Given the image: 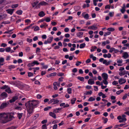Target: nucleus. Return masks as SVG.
Returning <instances> with one entry per match:
<instances>
[{"instance_id":"f257e3e1","label":"nucleus","mask_w":129,"mask_h":129,"mask_svg":"<svg viewBox=\"0 0 129 129\" xmlns=\"http://www.w3.org/2000/svg\"><path fill=\"white\" fill-rule=\"evenodd\" d=\"M39 104V101L36 100H29L25 104L27 113V117H29L33 112V109L37 107Z\"/></svg>"},{"instance_id":"f03ea898","label":"nucleus","mask_w":129,"mask_h":129,"mask_svg":"<svg viewBox=\"0 0 129 129\" xmlns=\"http://www.w3.org/2000/svg\"><path fill=\"white\" fill-rule=\"evenodd\" d=\"M8 117V115L5 113H1V118H3L4 119L6 120V122L5 123L7 122V119Z\"/></svg>"},{"instance_id":"7ed1b4c3","label":"nucleus","mask_w":129,"mask_h":129,"mask_svg":"<svg viewBox=\"0 0 129 129\" xmlns=\"http://www.w3.org/2000/svg\"><path fill=\"white\" fill-rule=\"evenodd\" d=\"M8 97L7 93L5 92H3L1 94V98L2 99L6 98Z\"/></svg>"},{"instance_id":"20e7f679","label":"nucleus","mask_w":129,"mask_h":129,"mask_svg":"<svg viewBox=\"0 0 129 129\" xmlns=\"http://www.w3.org/2000/svg\"><path fill=\"white\" fill-rule=\"evenodd\" d=\"M18 98V97L17 96H15L13 97L10 100L9 102L10 103H12L15 102Z\"/></svg>"},{"instance_id":"39448f33","label":"nucleus","mask_w":129,"mask_h":129,"mask_svg":"<svg viewBox=\"0 0 129 129\" xmlns=\"http://www.w3.org/2000/svg\"><path fill=\"white\" fill-rule=\"evenodd\" d=\"M126 82L125 79H124L123 78H121L118 81L119 83L120 84L125 83Z\"/></svg>"},{"instance_id":"423d86ee","label":"nucleus","mask_w":129,"mask_h":129,"mask_svg":"<svg viewBox=\"0 0 129 129\" xmlns=\"http://www.w3.org/2000/svg\"><path fill=\"white\" fill-rule=\"evenodd\" d=\"M14 9H9L6 10V11L8 14L12 15L13 13Z\"/></svg>"},{"instance_id":"0eeeda50","label":"nucleus","mask_w":129,"mask_h":129,"mask_svg":"<svg viewBox=\"0 0 129 129\" xmlns=\"http://www.w3.org/2000/svg\"><path fill=\"white\" fill-rule=\"evenodd\" d=\"M48 5V4L44 1L40 2L39 4L38 5L41 6H46Z\"/></svg>"},{"instance_id":"6e6552de","label":"nucleus","mask_w":129,"mask_h":129,"mask_svg":"<svg viewBox=\"0 0 129 129\" xmlns=\"http://www.w3.org/2000/svg\"><path fill=\"white\" fill-rule=\"evenodd\" d=\"M88 28L89 29H92L95 30L97 29L98 27L94 26V25H93L92 26H89L88 27Z\"/></svg>"},{"instance_id":"1a4fd4ad","label":"nucleus","mask_w":129,"mask_h":129,"mask_svg":"<svg viewBox=\"0 0 129 129\" xmlns=\"http://www.w3.org/2000/svg\"><path fill=\"white\" fill-rule=\"evenodd\" d=\"M102 76L104 79H107L108 75L107 74L105 73H103L102 74Z\"/></svg>"},{"instance_id":"9d476101","label":"nucleus","mask_w":129,"mask_h":129,"mask_svg":"<svg viewBox=\"0 0 129 129\" xmlns=\"http://www.w3.org/2000/svg\"><path fill=\"white\" fill-rule=\"evenodd\" d=\"M7 105L6 103H2L1 105V109H3L6 107Z\"/></svg>"},{"instance_id":"9b49d317","label":"nucleus","mask_w":129,"mask_h":129,"mask_svg":"<svg viewBox=\"0 0 129 129\" xmlns=\"http://www.w3.org/2000/svg\"><path fill=\"white\" fill-rule=\"evenodd\" d=\"M38 15L39 17H42L45 16V14L43 11H41L39 12Z\"/></svg>"},{"instance_id":"f8f14e48","label":"nucleus","mask_w":129,"mask_h":129,"mask_svg":"<svg viewBox=\"0 0 129 129\" xmlns=\"http://www.w3.org/2000/svg\"><path fill=\"white\" fill-rule=\"evenodd\" d=\"M49 115L54 118H56V114L53 112H50L49 113Z\"/></svg>"},{"instance_id":"ddd939ff","label":"nucleus","mask_w":129,"mask_h":129,"mask_svg":"<svg viewBox=\"0 0 129 129\" xmlns=\"http://www.w3.org/2000/svg\"><path fill=\"white\" fill-rule=\"evenodd\" d=\"M93 79H89L88 81V84L90 85H92L94 84V82L93 80H92Z\"/></svg>"},{"instance_id":"4468645a","label":"nucleus","mask_w":129,"mask_h":129,"mask_svg":"<svg viewBox=\"0 0 129 129\" xmlns=\"http://www.w3.org/2000/svg\"><path fill=\"white\" fill-rule=\"evenodd\" d=\"M53 39V37H50L47 39V41L48 42V43L50 44L52 41Z\"/></svg>"},{"instance_id":"2eb2a0df","label":"nucleus","mask_w":129,"mask_h":129,"mask_svg":"<svg viewBox=\"0 0 129 129\" xmlns=\"http://www.w3.org/2000/svg\"><path fill=\"white\" fill-rule=\"evenodd\" d=\"M129 56V55L127 52H125L122 56V57H123L124 59H126Z\"/></svg>"},{"instance_id":"dca6fc26","label":"nucleus","mask_w":129,"mask_h":129,"mask_svg":"<svg viewBox=\"0 0 129 129\" xmlns=\"http://www.w3.org/2000/svg\"><path fill=\"white\" fill-rule=\"evenodd\" d=\"M8 118L7 119V122L11 120L12 119V118L14 117L11 115H8Z\"/></svg>"},{"instance_id":"f3484780","label":"nucleus","mask_w":129,"mask_h":129,"mask_svg":"<svg viewBox=\"0 0 129 129\" xmlns=\"http://www.w3.org/2000/svg\"><path fill=\"white\" fill-rule=\"evenodd\" d=\"M83 34V33L80 32L77 34V35L78 37L80 38H82Z\"/></svg>"},{"instance_id":"a211bd4d","label":"nucleus","mask_w":129,"mask_h":129,"mask_svg":"<svg viewBox=\"0 0 129 129\" xmlns=\"http://www.w3.org/2000/svg\"><path fill=\"white\" fill-rule=\"evenodd\" d=\"M5 91L8 92V93H12V91L10 87H8L5 89Z\"/></svg>"},{"instance_id":"6ab92c4d","label":"nucleus","mask_w":129,"mask_h":129,"mask_svg":"<svg viewBox=\"0 0 129 129\" xmlns=\"http://www.w3.org/2000/svg\"><path fill=\"white\" fill-rule=\"evenodd\" d=\"M94 97V98L92 96L90 97L88 100V101L89 102H92L94 101L95 99V96Z\"/></svg>"},{"instance_id":"aec40b11","label":"nucleus","mask_w":129,"mask_h":129,"mask_svg":"<svg viewBox=\"0 0 129 129\" xmlns=\"http://www.w3.org/2000/svg\"><path fill=\"white\" fill-rule=\"evenodd\" d=\"M76 100V98H73L71 100V102L72 104H74L75 103V101Z\"/></svg>"},{"instance_id":"412c9836","label":"nucleus","mask_w":129,"mask_h":129,"mask_svg":"<svg viewBox=\"0 0 129 129\" xmlns=\"http://www.w3.org/2000/svg\"><path fill=\"white\" fill-rule=\"evenodd\" d=\"M17 117H18V119H21L22 116V115L23 114V113H17Z\"/></svg>"},{"instance_id":"4be33fe9","label":"nucleus","mask_w":129,"mask_h":129,"mask_svg":"<svg viewBox=\"0 0 129 129\" xmlns=\"http://www.w3.org/2000/svg\"><path fill=\"white\" fill-rule=\"evenodd\" d=\"M16 13L18 15H21L23 11L22 10H17L16 12Z\"/></svg>"},{"instance_id":"5701e85b","label":"nucleus","mask_w":129,"mask_h":129,"mask_svg":"<svg viewBox=\"0 0 129 129\" xmlns=\"http://www.w3.org/2000/svg\"><path fill=\"white\" fill-rule=\"evenodd\" d=\"M89 15L88 14L86 13L85 14L84 16V18L86 20H88L89 18Z\"/></svg>"},{"instance_id":"b1692460","label":"nucleus","mask_w":129,"mask_h":129,"mask_svg":"<svg viewBox=\"0 0 129 129\" xmlns=\"http://www.w3.org/2000/svg\"><path fill=\"white\" fill-rule=\"evenodd\" d=\"M77 78L79 80L81 81H84V78L83 77H80V76H79L77 77Z\"/></svg>"},{"instance_id":"393cba45","label":"nucleus","mask_w":129,"mask_h":129,"mask_svg":"<svg viewBox=\"0 0 129 129\" xmlns=\"http://www.w3.org/2000/svg\"><path fill=\"white\" fill-rule=\"evenodd\" d=\"M92 92L91 90H90V91H88L86 92V93H84V94L85 95H91V94Z\"/></svg>"},{"instance_id":"a878e982","label":"nucleus","mask_w":129,"mask_h":129,"mask_svg":"<svg viewBox=\"0 0 129 129\" xmlns=\"http://www.w3.org/2000/svg\"><path fill=\"white\" fill-rule=\"evenodd\" d=\"M15 66L14 65H11L8 66V68L9 69H14L15 68Z\"/></svg>"},{"instance_id":"bb28decb","label":"nucleus","mask_w":129,"mask_h":129,"mask_svg":"<svg viewBox=\"0 0 129 129\" xmlns=\"http://www.w3.org/2000/svg\"><path fill=\"white\" fill-rule=\"evenodd\" d=\"M85 46L86 44L85 43L81 44L80 45V48L81 49L85 47Z\"/></svg>"},{"instance_id":"cd10ccee","label":"nucleus","mask_w":129,"mask_h":129,"mask_svg":"<svg viewBox=\"0 0 129 129\" xmlns=\"http://www.w3.org/2000/svg\"><path fill=\"white\" fill-rule=\"evenodd\" d=\"M5 51L7 52H9L11 51V48L10 47H8L5 48Z\"/></svg>"},{"instance_id":"c85d7f7f","label":"nucleus","mask_w":129,"mask_h":129,"mask_svg":"<svg viewBox=\"0 0 129 129\" xmlns=\"http://www.w3.org/2000/svg\"><path fill=\"white\" fill-rule=\"evenodd\" d=\"M102 119L104 120V122L105 124L108 121V119L107 118H105L104 117H103L102 118Z\"/></svg>"},{"instance_id":"c756f323","label":"nucleus","mask_w":129,"mask_h":129,"mask_svg":"<svg viewBox=\"0 0 129 129\" xmlns=\"http://www.w3.org/2000/svg\"><path fill=\"white\" fill-rule=\"evenodd\" d=\"M97 47L96 46H94V47H92V49H90V51L91 52H93L95 51Z\"/></svg>"},{"instance_id":"7c9ffc66","label":"nucleus","mask_w":129,"mask_h":129,"mask_svg":"<svg viewBox=\"0 0 129 129\" xmlns=\"http://www.w3.org/2000/svg\"><path fill=\"white\" fill-rule=\"evenodd\" d=\"M8 87V85H4V86L1 87V89H6Z\"/></svg>"},{"instance_id":"2f4dec72","label":"nucleus","mask_w":129,"mask_h":129,"mask_svg":"<svg viewBox=\"0 0 129 129\" xmlns=\"http://www.w3.org/2000/svg\"><path fill=\"white\" fill-rule=\"evenodd\" d=\"M67 91L68 93L71 94L72 93V89L69 88H67Z\"/></svg>"},{"instance_id":"473e14b6","label":"nucleus","mask_w":129,"mask_h":129,"mask_svg":"<svg viewBox=\"0 0 129 129\" xmlns=\"http://www.w3.org/2000/svg\"><path fill=\"white\" fill-rule=\"evenodd\" d=\"M34 65L35 66V65L36 64L37 65H38L39 64V62L37 60H34L33 62Z\"/></svg>"},{"instance_id":"72a5a7b5","label":"nucleus","mask_w":129,"mask_h":129,"mask_svg":"<svg viewBox=\"0 0 129 129\" xmlns=\"http://www.w3.org/2000/svg\"><path fill=\"white\" fill-rule=\"evenodd\" d=\"M107 30L109 31H113L115 30V29L113 28H107Z\"/></svg>"},{"instance_id":"f704fd0d","label":"nucleus","mask_w":129,"mask_h":129,"mask_svg":"<svg viewBox=\"0 0 129 129\" xmlns=\"http://www.w3.org/2000/svg\"><path fill=\"white\" fill-rule=\"evenodd\" d=\"M19 82V81H15V82H11L10 83L12 85H16V83H17Z\"/></svg>"},{"instance_id":"c9c22d12","label":"nucleus","mask_w":129,"mask_h":129,"mask_svg":"<svg viewBox=\"0 0 129 129\" xmlns=\"http://www.w3.org/2000/svg\"><path fill=\"white\" fill-rule=\"evenodd\" d=\"M34 66L33 62L31 63H29L27 64V66L28 67H34Z\"/></svg>"},{"instance_id":"e433bc0d","label":"nucleus","mask_w":129,"mask_h":129,"mask_svg":"<svg viewBox=\"0 0 129 129\" xmlns=\"http://www.w3.org/2000/svg\"><path fill=\"white\" fill-rule=\"evenodd\" d=\"M34 68V69H33L34 70V74H35V72H36L37 70H39L40 68L38 67Z\"/></svg>"},{"instance_id":"4c0bfd02","label":"nucleus","mask_w":129,"mask_h":129,"mask_svg":"<svg viewBox=\"0 0 129 129\" xmlns=\"http://www.w3.org/2000/svg\"><path fill=\"white\" fill-rule=\"evenodd\" d=\"M111 34V32L110 31H107L106 33H105L104 34V37L106 36L107 35H109Z\"/></svg>"},{"instance_id":"58836bf2","label":"nucleus","mask_w":129,"mask_h":129,"mask_svg":"<svg viewBox=\"0 0 129 129\" xmlns=\"http://www.w3.org/2000/svg\"><path fill=\"white\" fill-rule=\"evenodd\" d=\"M45 21H46V22H49L51 20L50 18L49 17H47L46 19H45Z\"/></svg>"},{"instance_id":"ea45409f","label":"nucleus","mask_w":129,"mask_h":129,"mask_svg":"<svg viewBox=\"0 0 129 129\" xmlns=\"http://www.w3.org/2000/svg\"><path fill=\"white\" fill-rule=\"evenodd\" d=\"M15 109L16 110H22V108L20 106H17L15 108Z\"/></svg>"},{"instance_id":"a19ab883","label":"nucleus","mask_w":129,"mask_h":129,"mask_svg":"<svg viewBox=\"0 0 129 129\" xmlns=\"http://www.w3.org/2000/svg\"><path fill=\"white\" fill-rule=\"evenodd\" d=\"M28 76L29 77H31L34 75L31 72H28Z\"/></svg>"},{"instance_id":"79ce46f5","label":"nucleus","mask_w":129,"mask_h":129,"mask_svg":"<svg viewBox=\"0 0 129 129\" xmlns=\"http://www.w3.org/2000/svg\"><path fill=\"white\" fill-rule=\"evenodd\" d=\"M125 74V72L124 71L123 72H120L119 73V75L121 76H122V75H124Z\"/></svg>"},{"instance_id":"37998d69","label":"nucleus","mask_w":129,"mask_h":129,"mask_svg":"<svg viewBox=\"0 0 129 129\" xmlns=\"http://www.w3.org/2000/svg\"><path fill=\"white\" fill-rule=\"evenodd\" d=\"M18 6V4L13 5L12 6V8H16Z\"/></svg>"},{"instance_id":"c03bdc74","label":"nucleus","mask_w":129,"mask_h":129,"mask_svg":"<svg viewBox=\"0 0 129 129\" xmlns=\"http://www.w3.org/2000/svg\"><path fill=\"white\" fill-rule=\"evenodd\" d=\"M107 79H104L103 81V82L105 84L107 85L108 84V83L107 81Z\"/></svg>"},{"instance_id":"a18cd8bd","label":"nucleus","mask_w":129,"mask_h":129,"mask_svg":"<svg viewBox=\"0 0 129 129\" xmlns=\"http://www.w3.org/2000/svg\"><path fill=\"white\" fill-rule=\"evenodd\" d=\"M54 84H55L58 87H59L60 86V82H54Z\"/></svg>"},{"instance_id":"49530a36","label":"nucleus","mask_w":129,"mask_h":129,"mask_svg":"<svg viewBox=\"0 0 129 129\" xmlns=\"http://www.w3.org/2000/svg\"><path fill=\"white\" fill-rule=\"evenodd\" d=\"M93 2L94 6H96L97 4L96 2H98V0H93Z\"/></svg>"},{"instance_id":"de8ad7c7","label":"nucleus","mask_w":129,"mask_h":129,"mask_svg":"<svg viewBox=\"0 0 129 129\" xmlns=\"http://www.w3.org/2000/svg\"><path fill=\"white\" fill-rule=\"evenodd\" d=\"M40 30V28L38 26H36L34 29V31H37Z\"/></svg>"},{"instance_id":"09e8293b","label":"nucleus","mask_w":129,"mask_h":129,"mask_svg":"<svg viewBox=\"0 0 129 129\" xmlns=\"http://www.w3.org/2000/svg\"><path fill=\"white\" fill-rule=\"evenodd\" d=\"M40 49L38 47L37 48L36 51V53H40Z\"/></svg>"},{"instance_id":"8fccbe9b","label":"nucleus","mask_w":129,"mask_h":129,"mask_svg":"<svg viewBox=\"0 0 129 129\" xmlns=\"http://www.w3.org/2000/svg\"><path fill=\"white\" fill-rule=\"evenodd\" d=\"M51 77L55 76L56 75V72H54L50 74Z\"/></svg>"},{"instance_id":"3c124183","label":"nucleus","mask_w":129,"mask_h":129,"mask_svg":"<svg viewBox=\"0 0 129 129\" xmlns=\"http://www.w3.org/2000/svg\"><path fill=\"white\" fill-rule=\"evenodd\" d=\"M26 40H27V41L29 43H31L33 41V40H32V39H30L29 38H27V39Z\"/></svg>"},{"instance_id":"603ef678","label":"nucleus","mask_w":129,"mask_h":129,"mask_svg":"<svg viewBox=\"0 0 129 129\" xmlns=\"http://www.w3.org/2000/svg\"><path fill=\"white\" fill-rule=\"evenodd\" d=\"M42 129H47V126L46 124H44L42 125Z\"/></svg>"},{"instance_id":"864d4df0","label":"nucleus","mask_w":129,"mask_h":129,"mask_svg":"<svg viewBox=\"0 0 129 129\" xmlns=\"http://www.w3.org/2000/svg\"><path fill=\"white\" fill-rule=\"evenodd\" d=\"M125 11L126 10L125 9H124L122 8L120 10V11L122 14L124 13Z\"/></svg>"},{"instance_id":"5fc2aeb1","label":"nucleus","mask_w":129,"mask_h":129,"mask_svg":"<svg viewBox=\"0 0 129 129\" xmlns=\"http://www.w3.org/2000/svg\"><path fill=\"white\" fill-rule=\"evenodd\" d=\"M59 102V101L58 100H56L55 99V100H54V101H53V104H57Z\"/></svg>"},{"instance_id":"6e6d98bb","label":"nucleus","mask_w":129,"mask_h":129,"mask_svg":"<svg viewBox=\"0 0 129 129\" xmlns=\"http://www.w3.org/2000/svg\"><path fill=\"white\" fill-rule=\"evenodd\" d=\"M118 84V82L117 81H114L112 83V85H115L117 84Z\"/></svg>"},{"instance_id":"4d7b16f0","label":"nucleus","mask_w":129,"mask_h":129,"mask_svg":"<svg viewBox=\"0 0 129 129\" xmlns=\"http://www.w3.org/2000/svg\"><path fill=\"white\" fill-rule=\"evenodd\" d=\"M7 44H6L4 43H2L1 45V46L2 47H5L7 46Z\"/></svg>"},{"instance_id":"13d9d810","label":"nucleus","mask_w":129,"mask_h":129,"mask_svg":"<svg viewBox=\"0 0 129 129\" xmlns=\"http://www.w3.org/2000/svg\"><path fill=\"white\" fill-rule=\"evenodd\" d=\"M126 116V115L125 114H123L122 115V118L123 119V120H125V121H126V118H125Z\"/></svg>"},{"instance_id":"bf43d9fd","label":"nucleus","mask_w":129,"mask_h":129,"mask_svg":"<svg viewBox=\"0 0 129 129\" xmlns=\"http://www.w3.org/2000/svg\"><path fill=\"white\" fill-rule=\"evenodd\" d=\"M47 122V120L46 119L44 120H42L41 122L42 124H44L46 123Z\"/></svg>"},{"instance_id":"052dcab7","label":"nucleus","mask_w":129,"mask_h":129,"mask_svg":"<svg viewBox=\"0 0 129 129\" xmlns=\"http://www.w3.org/2000/svg\"><path fill=\"white\" fill-rule=\"evenodd\" d=\"M127 98V94L125 93L122 98V99L123 100H125Z\"/></svg>"},{"instance_id":"680f3d73","label":"nucleus","mask_w":129,"mask_h":129,"mask_svg":"<svg viewBox=\"0 0 129 129\" xmlns=\"http://www.w3.org/2000/svg\"><path fill=\"white\" fill-rule=\"evenodd\" d=\"M115 49V48L113 47H112L110 48V50H109V52L110 53H112V52L114 51Z\"/></svg>"},{"instance_id":"e2e57ef3","label":"nucleus","mask_w":129,"mask_h":129,"mask_svg":"<svg viewBox=\"0 0 129 129\" xmlns=\"http://www.w3.org/2000/svg\"><path fill=\"white\" fill-rule=\"evenodd\" d=\"M38 2H34L32 4L33 7H34L37 4Z\"/></svg>"},{"instance_id":"0e129e2a","label":"nucleus","mask_w":129,"mask_h":129,"mask_svg":"<svg viewBox=\"0 0 129 129\" xmlns=\"http://www.w3.org/2000/svg\"><path fill=\"white\" fill-rule=\"evenodd\" d=\"M69 30V29L68 27H66L64 29V31L65 32L67 33Z\"/></svg>"},{"instance_id":"69168bd1","label":"nucleus","mask_w":129,"mask_h":129,"mask_svg":"<svg viewBox=\"0 0 129 129\" xmlns=\"http://www.w3.org/2000/svg\"><path fill=\"white\" fill-rule=\"evenodd\" d=\"M82 62L81 61H78L76 63L75 65L77 66H78Z\"/></svg>"},{"instance_id":"338daca9","label":"nucleus","mask_w":129,"mask_h":129,"mask_svg":"<svg viewBox=\"0 0 129 129\" xmlns=\"http://www.w3.org/2000/svg\"><path fill=\"white\" fill-rule=\"evenodd\" d=\"M46 74V72L45 71H42L41 72V75L42 76Z\"/></svg>"},{"instance_id":"774afa93","label":"nucleus","mask_w":129,"mask_h":129,"mask_svg":"<svg viewBox=\"0 0 129 129\" xmlns=\"http://www.w3.org/2000/svg\"><path fill=\"white\" fill-rule=\"evenodd\" d=\"M53 112L56 113H58L59 112V111L57 110L56 108L55 109H54L53 110Z\"/></svg>"}]
</instances>
